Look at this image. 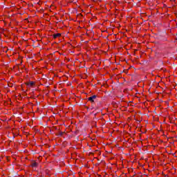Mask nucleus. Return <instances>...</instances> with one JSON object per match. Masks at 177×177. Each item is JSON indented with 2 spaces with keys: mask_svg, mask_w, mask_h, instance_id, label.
<instances>
[{
  "mask_svg": "<svg viewBox=\"0 0 177 177\" xmlns=\"http://www.w3.org/2000/svg\"><path fill=\"white\" fill-rule=\"evenodd\" d=\"M95 99H96V95H93V96L88 97V100L90 102H94Z\"/></svg>",
  "mask_w": 177,
  "mask_h": 177,
  "instance_id": "f257e3e1",
  "label": "nucleus"
},
{
  "mask_svg": "<svg viewBox=\"0 0 177 177\" xmlns=\"http://www.w3.org/2000/svg\"><path fill=\"white\" fill-rule=\"evenodd\" d=\"M34 82H29L28 83H27L28 86H34Z\"/></svg>",
  "mask_w": 177,
  "mask_h": 177,
  "instance_id": "f03ea898",
  "label": "nucleus"
},
{
  "mask_svg": "<svg viewBox=\"0 0 177 177\" xmlns=\"http://www.w3.org/2000/svg\"><path fill=\"white\" fill-rule=\"evenodd\" d=\"M62 35V34L60 33H57L55 35H53L54 38H58V37H60Z\"/></svg>",
  "mask_w": 177,
  "mask_h": 177,
  "instance_id": "7ed1b4c3",
  "label": "nucleus"
},
{
  "mask_svg": "<svg viewBox=\"0 0 177 177\" xmlns=\"http://www.w3.org/2000/svg\"><path fill=\"white\" fill-rule=\"evenodd\" d=\"M32 167H37V162L32 163Z\"/></svg>",
  "mask_w": 177,
  "mask_h": 177,
  "instance_id": "20e7f679",
  "label": "nucleus"
}]
</instances>
